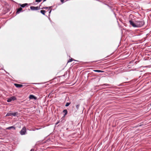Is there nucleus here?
<instances>
[{
    "mask_svg": "<svg viewBox=\"0 0 151 151\" xmlns=\"http://www.w3.org/2000/svg\"><path fill=\"white\" fill-rule=\"evenodd\" d=\"M22 9L21 7H20L18 9H17L16 14H19V13L22 10Z\"/></svg>",
    "mask_w": 151,
    "mask_h": 151,
    "instance_id": "6e6552de",
    "label": "nucleus"
},
{
    "mask_svg": "<svg viewBox=\"0 0 151 151\" xmlns=\"http://www.w3.org/2000/svg\"><path fill=\"white\" fill-rule=\"evenodd\" d=\"M26 132V128L25 127H23L20 131V134L22 135H24Z\"/></svg>",
    "mask_w": 151,
    "mask_h": 151,
    "instance_id": "7ed1b4c3",
    "label": "nucleus"
},
{
    "mask_svg": "<svg viewBox=\"0 0 151 151\" xmlns=\"http://www.w3.org/2000/svg\"><path fill=\"white\" fill-rule=\"evenodd\" d=\"M29 98L30 99H36L37 98L36 97L33 95H30L29 96Z\"/></svg>",
    "mask_w": 151,
    "mask_h": 151,
    "instance_id": "1a4fd4ad",
    "label": "nucleus"
},
{
    "mask_svg": "<svg viewBox=\"0 0 151 151\" xmlns=\"http://www.w3.org/2000/svg\"><path fill=\"white\" fill-rule=\"evenodd\" d=\"M150 105L151 106V103L150 104Z\"/></svg>",
    "mask_w": 151,
    "mask_h": 151,
    "instance_id": "4be33fe9",
    "label": "nucleus"
},
{
    "mask_svg": "<svg viewBox=\"0 0 151 151\" xmlns=\"http://www.w3.org/2000/svg\"><path fill=\"white\" fill-rule=\"evenodd\" d=\"M16 100V98L15 97L13 96L8 99L7 101L8 102H10L12 101H14Z\"/></svg>",
    "mask_w": 151,
    "mask_h": 151,
    "instance_id": "39448f33",
    "label": "nucleus"
},
{
    "mask_svg": "<svg viewBox=\"0 0 151 151\" xmlns=\"http://www.w3.org/2000/svg\"><path fill=\"white\" fill-rule=\"evenodd\" d=\"M74 60L72 58H71L68 61V63H69V62H72V61Z\"/></svg>",
    "mask_w": 151,
    "mask_h": 151,
    "instance_id": "2eb2a0df",
    "label": "nucleus"
},
{
    "mask_svg": "<svg viewBox=\"0 0 151 151\" xmlns=\"http://www.w3.org/2000/svg\"><path fill=\"white\" fill-rule=\"evenodd\" d=\"M34 151V149H32L30 150V151Z\"/></svg>",
    "mask_w": 151,
    "mask_h": 151,
    "instance_id": "412c9836",
    "label": "nucleus"
},
{
    "mask_svg": "<svg viewBox=\"0 0 151 151\" xmlns=\"http://www.w3.org/2000/svg\"><path fill=\"white\" fill-rule=\"evenodd\" d=\"M129 22L131 25L134 27H139L142 26L145 24L143 21H137L135 22L132 20L129 21Z\"/></svg>",
    "mask_w": 151,
    "mask_h": 151,
    "instance_id": "f257e3e1",
    "label": "nucleus"
},
{
    "mask_svg": "<svg viewBox=\"0 0 151 151\" xmlns=\"http://www.w3.org/2000/svg\"><path fill=\"white\" fill-rule=\"evenodd\" d=\"M15 127L14 126H11L10 127H8L6 128L7 129H15Z\"/></svg>",
    "mask_w": 151,
    "mask_h": 151,
    "instance_id": "9d476101",
    "label": "nucleus"
},
{
    "mask_svg": "<svg viewBox=\"0 0 151 151\" xmlns=\"http://www.w3.org/2000/svg\"><path fill=\"white\" fill-rule=\"evenodd\" d=\"M104 85H105L106 86H108L109 85L107 84H104Z\"/></svg>",
    "mask_w": 151,
    "mask_h": 151,
    "instance_id": "6ab92c4d",
    "label": "nucleus"
},
{
    "mask_svg": "<svg viewBox=\"0 0 151 151\" xmlns=\"http://www.w3.org/2000/svg\"><path fill=\"white\" fill-rule=\"evenodd\" d=\"M79 106H80L79 104H78L76 106V107L77 110H78L79 109Z\"/></svg>",
    "mask_w": 151,
    "mask_h": 151,
    "instance_id": "f3484780",
    "label": "nucleus"
},
{
    "mask_svg": "<svg viewBox=\"0 0 151 151\" xmlns=\"http://www.w3.org/2000/svg\"><path fill=\"white\" fill-rule=\"evenodd\" d=\"M17 115L18 113L17 112L12 113L9 112L6 115V116H11L12 115L15 116H17Z\"/></svg>",
    "mask_w": 151,
    "mask_h": 151,
    "instance_id": "f03ea898",
    "label": "nucleus"
},
{
    "mask_svg": "<svg viewBox=\"0 0 151 151\" xmlns=\"http://www.w3.org/2000/svg\"><path fill=\"white\" fill-rule=\"evenodd\" d=\"M59 122V121H58V122L56 123V124L57 125V124H58Z\"/></svg>",
    "mask_w": 151,
    "mask_h": 151,
    "instance_id": "aec40b11",
    "label": "nucleus"
},
{
    "mask_svg": "<svg viewBox=\"0 0 151 151\" xmlns=\"http://www.w3.org/2000/svg\"><path fill=\"white\" fill-rule=\"evenodd\" d=\"M63 112L65 113L64 116H65L67 114L68 111L67 110L65 109L63 111Z\"/></svg>",
    "mask_w": 151,
    "mask_h": 151,
    "instance_id": "9b49d317",
    "label": "nucleus"
},
{
    "mask_svg": "<svg viewBox=\"0 0 151 151\" xmlns=\"http://www.w3.org/2000/svg\"><path fill=\"white\" fill-rule=\"evenodd\" d=\"M70 104V103H67L65 105V106H68Z\"/></svg>",
    "mask_w": 151,
    "mask_h": 151,
    "instance_id": "dca6fc26",
    "label": "nucleus"
},
{
    "mask_svg": "<svg viewBox=\"0 0 151 151\" xmlns=\"http://www.w3.org/2000/svg\"><path fill=\"white\" fill-rule=\"evenodd\" d=\"M48 8L50 10V11L49 12V13L50 14L51 11V6H50L49 7H43V8H41V9H47Z\"/></svg>",
    "mask_w": 151,
    "mask_h": 151,
    "instance_id": "0eeeda50",
    "label": "nucleus"
},
{
    "mask_svg": "<svg viewBox=\"0 0 151 151\" xmlns=\"http://www.w3.org/2000/svg\"><path fill=\"white\" fill-rule=\"evenodd\" d=\"M40 12L43 15H45V13L46 12V11L45 10H41L40 11Z\"/></svg>",
    "mask_w": 151,
    "mask_h": 151,
    "instance_id": "ddd939ff",
    "label": "nucleus"
},
{
    "mask_svg": "<svg viewBox=\"0 0 151 151\" xmlns=\"http://www.w3.org/2000/svg\"><path fill=\"white\" fill-rule=\"evenodd\" d=\"M27 5V4H21L20 6L22 7H24L26 5Z\"/></svg>",
    "mask_w": 151,
    "mask_h": 151,
    "instance_id": "f8f14e48",
    "label": "nucleus"
},
{
    "mask_svg": "<svg viewBox=\"0 0 151 151\" xmlns=\"http://www.w3.org/2000/svg\"><path fill=\"white\" fill-rule=\"evenodd\" d=\"M30 9L32 10H37L41 9L40 8V6H31L30 7Z\"/></svg>",
    "mask_w": 151,
    "mask_h": 151,
    "instance_id": "20e7f679",
    "label": "nucleus"
},
{
    "mask_svg": "<svg viewBox=\"0 0 151 151\" xmlns=\"http://www.w3.org/2000/svg\"><path fill=\"white\" fill-rule=\"evenodd\" d=\"M41 0H36L35 1L36 2H40L41 1Z\"/></svg>",
    "mask_w": 151,
    "mask_h": 151,
    "instance_id": "a211bd4d",
    "label": "nucleus"
},
{
    "mask_svg": "<svg viewBox=\"0 0 151 151\" xmlns=\"http://www.w3.org/2000/svg\"><path fill=\"white\" fill-rule=\"evenodd\" d=\"M93 71L96 72H103L104 71H101L99 70H94Z\"/></svg>",
    "mask_w": 151,
    "mask_h": 151,
    "instance_id": "4468645a",
    "label": "nucleus"
},
{
    "mask_svg": "<svg viewBox=\"0 0 151 151\" xmlns=\"http://www.w3.org/2000/svg\"><path fill=\"white\" fill-rule=\"evenodd\" d=\"M14 85L16 87L18 88H22L23 86V85L22 84H19L17 83L14 84Z\"/></svg>",
    "mask_w": 151,
    "mask_h": 151,
    "instance_id": "423d86ee",
    "label": "nucleus"
}]
</instances>
